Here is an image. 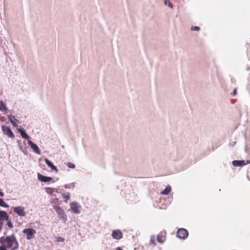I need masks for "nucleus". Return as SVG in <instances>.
Returning a JSON list of instances; mask_svg holds the SVG:
<instances>
[{"instance_id":"obj_1","label":"nucleus","mask_w":250,"mask_h":250,"mask_svg":"<svg viewBox=\"0 0 250 250\" xmlns=\"http://www.w3.org/2000/svg\"><path fill=\"white\" fill-rule=\"evenodd\" d=\"M0 250H17L19 243L15 234L0 238Z\"/></svg>"},{"instance_id":"obj_2","label":"nucleus","mask_w":250,"mask_h":250,"mask_svg":"<svg viewBox=\"0 0 250 250\" xmlns=\"http://www.w3.org/2000/svg\"><path fill=\"white\" fill-rule=\"evenodd\" d=\"M22 232L26 234V239L29 240L33 239L36 233V230L32 228L25 229L23 230Z\"/></svg>"},{"instance_id":"obj_3","label":"nucleus","mask_w":250,"mask_h":250,"mask_svg":"<svg viewBox=\"0 0 250 250\" xmlns=\"http://www.w3.org/2000/svg\"><path fill=\"white\" fill-rule=\"evenodd\" d=\"M13 211L21 217H24L26 215L25 208L22 206L13 207Z\"/></svg>"},{"instance_id":"obj_4","label":"nucleus","mask_w":250,"mask_h":250,"mask_svg":"<svg viewBox=\"0 0 250 250\" xmlns=\"http://www.w3.org/2000/svg\"><path fill=\"white\" fill-rule=\"evenodd\" d=\"M188 235V230L185 229L181 228L178 230L176 234V236L182 239H186Z\"/></svg>"},{"instance_id":"obj_5","label":"nucleus","mask_w":250,"mask_h":250,"mask_svg":"<svg viewBox=\"0 0 250 250\" xmlns=\"http://www.w3.org/2000/svg\"><path fill=\"white\" fill-rule=\"evenodd\" d=\"M1 129L3 133L7 135L9 137L13 138L14 137V134L12 131L11 129L8 126L3 125L1 126Z\"/></svg>"},{"instance_id":"obj_6","label":"nucleus","mask_w":250,"mask_h":250,"mask_svg":"<svg viewBox=\"0 0 250 250\" xmlns=\"http://www.w3.org/2000/svg\"><path fill=\"white\" fill-rule=\"evenodd\" d=\"M70 208L75 213L78 214L80 212L81 206L77 202H72L70 204Z\"/></svg>"},{"instance_id":"obj_7","label":"nucleus","mask_w":250,"mask_h":250,"mask_svg":"<svg viewBox=\"0 0 250 250\" xmlns=\"http://www.w3.org/2000/svg\"><path fill=\"white\" fill-rule=\"evenodd\" d=\"M112 236L115 239L119 240L123 237V234L120 230H114L112 233Z\"/></svg>"},{"instance_id":"obj_8","label":"nucleus","mask_w":250,"mask_h":250,"mask_svg":"<svg viewBox=\"0 0 250 250\" xmlns=\"http://www.w3.org/2000/svg\"><path fill=\"white\" fill-rule=\"evenodd\" d=\"M250 163V161H247V163L245 162L244 160H235L232 162V165L235 167H241L249 164Z\"/></svg>"},{"instance_id":"obj_9","label":"nucleus","mask_w":250,"mask_h":250,"mask_svg":"<svg viewBox=\"0 0 250 250\" xmlns=\"http://www.w3.org/2000/svg\"><path fill=\"white\" fill-rule=\"evenodd\" d=\"M166 233L165 232H160L157 237V241L160 243H163L166 240Z\"/></svg>"},{"instance_id":"obj_10","label":"nucleus","mask_w":250,"mask_h":250,"mask_svg":"<svg viewBox=\"0 0 250 250\" xmlns=\"http://www.w3.org/2000/svg\"><path fill=\"white\" fill-rule=\"evenodd\" d=\"M28 145L31 147L33 150L38 154H40V150L37 145L33 143V142H28Z\"/></svg>"},{"instance_id":"obj_11","label":"nucleus","mask_w":250,"mask_h":250,"mask_svg":"<svg viewBox=\"0 0 250 250\" xmlns=\"http://www.w3.org/2000/svg\"><path fill=\"white\" fill-rule=\"evenodd\" d=\"M9 218V216L7 213L3 210L0 211V220L3 222L4 220H8Z\"/></svg>"},{"instance_id":"obj_12","label":"nucleus","mask_w":250,"mask_h":250,"mask_svg":"<svg viewBox=\"0 0 250 250\" xmlns=\"http://www.w3.org/2000/svg\"><path fill=\"white\" fill-rule=\"evenodd\" d=\"M38 177L39 180L43 182H50L53 180L51 177L45 176L40 174H38Z\"/></svg>"},{"instance_id":"obj_13","label":"nucleus","mask_w":250,"mask_h":250,"mask_svg":"<svg viewBox=\"0 0 250 250\" xmlns=\"http://www.w3.org/2000/svg\"><path fill=\"white\" fill-rule=\"evenodd\" d=\"M18 131L20 133V134L23 139H29L30 138L29 136L26 132V131L24 128H20L18 129Z\"/></svg>"},{"instance_id":"obj_14","label":"nucleus","mask_w":250,"mask_h":250,"mask_svg":"<svg viewBox=\"0 0 250 250\" xmlns=\"http://www.w3.org/2000/svg\"><path fill=\"white\" fill-rule=\"evenodd\" d=\"M45 163L47 164V165L50 167L52 170H55L56 172H58V169L56 167V166H55L51 161H50L47 159H45Z\"/></svg>"},{"instance_id":"obj_15","label":"nucleus","mask_w":250,"mask_h":250,"mask_svg":"<svg viewBox=\"0 0 250 250\" xmlns=\"http://www.w3.org/2000/svg\"><path fill=\"white\" fill-rule=\"evenodd\" d=\"M8 108L6 107V104L2 101H0V111H7Z\"/></svg>"},{"instance_id":"obj_16","label":"nucleus","mask_w":250,"mask_h":250,"mask_svg":"<svg viewBox=\"0 0 250 250\" xmlns=\"http://www.w3.org/2000/svg\"><path fill=\"white\" fill-rule=\"evenodd\" d=\"M62 196L64 200V202L66 203H67L68 201L69 200L70 198V193L69 192L62 193Z\"/></svg>"},{"instance_id":"obj_17","label":"nucleus","mask_w":250,"mask_h":250,"mask_svg":"<svg viewBox=\"0 0 250 250\" xmlns=\"http://www.w3.org/2000/svg\"><path fill=\"white\" fill-rule=\"evenodd\" d=\"M171 191V188L170 186L167 187L165 189L161 192L162 194L168 195Z\"/></svg>"},{"instance_id":"obj_18","label":"nucleus","mask_w":250,"mask_h":250,"mask_svg":"<svg viewBox=\"0 0 250 250\" xmlns=\"http://www.w3.org/2000/svg\"><path fill=\"white\" fill-rule=\"evenodd\" d=\"M75 183H70V184H66L64 185V188H75Z\"/></svg>"},{"instance_id":"obj_19","label":"nucleus","mask_w":250,"mask_h":250,"mask_svg":"<svg viewBox=\"0 0 250 250\" xmlns=\"http://www.w3.org/2000/svg\"><path fill=\"white\" fill-rule=\"evenodd\" d=\"M0 206L2 207H8V205L1 198H0Z\"/></svg>"},{"instance_id":"obj_20","label":"nucleus","mask_w":250,"mask_h":250,"mask_svg":"<svg viewBox=\"0 0 250 250\" xmlns=\"http://www.w3.org/2000/svg\"><path fill=\"white\" fill-rule=\"evenodd\" d=\"M150 243L154 246H155L156 245V241H155V238L154 236H152L150 238Z\"/></svg>"},{"instance_id":"obj_21","label":"nucleus","mask_w":250,"mask_h":250,"mask_svg":"<svg viewBox=\"0 0 250 250\" xmlns=\"http://www.w3.org/2000/svg\"><path fill=\"white\" fill-rule=\"evenodd\" d=\"M7 221V225L10 229H12L13 228V225L11 221V220L9 219Z\"/></svg>"},{"instance_id":"obj_22","label":"nucleus","mask_w":250,"mask_h":250,"mask_svg":"<svg viewBox=\"0 0 250 250\" xmlns=\"http://www.w3.org/2000/svg\"><path fill=\"white\" fill-rule=\"evenodd\" d=\"M200 30V27L199 26H192L191 28V31H199Z\"/></svg>"},{"instance_id":"obj_23","label":"nucleus","mask_w":250,"mask_h":250,"mask_svg":"<svg viewBox=\"0 0 250 250\" xmlns=\"http://www.w3.org/2000/svg\"><path fill=\"white\" fill-rule=\"evenodd\" d=\"M56 210L59 213H61L62 212V213L63 212V210L60 207H57Z\"/></svg>"},{"instance_id":"obj_24","label":"nucleus","mask_w":250,"mask_h":250,"mask_svg":"<svg viewBox=\"0 0 250 250\" xmlns=\"http://www.w3.org/2000/svg\"><path fill=\"white\" fill-rule=\"evenodd\" d=\"M7 117H8V119L9 121L10 122H11V121H13V120H15L16 121H17V120L15 118L14 116H13L12 115H8Z\"/></svg>"},{"instance_id":"obj_25","label":"nucleus","mask_w":250,"mask_h":250,"mask_svg":"<svg viewBox=\"0 0 250 250\" xmlns=\"http://www.w3.org/2000/svg\"><path fill=\"white\" fill-rule=\"evenodd\" d=\"M67 166L69 167V168H74L75 167V166L74 164L73 163H68L67 164Z\"/></svg>"},{"instance_id":"obj_26","label":"nucleus","mask_w":250,"mask_h":250,"mask_svg":"<svg viewBox=\"0 0 250 250\" xmlns=\"http://www.w3.org/2000/svg\"><path fill=\"white\" fill-rule=\"evenodd\" d=\"M15 120H13V121H11V123L14 127H18V124L14 121Z\"/></svg>"},{"instance_id":"obj_27","label":"nucleus","mask_w":250,"mask_h":250,"mask_svg":"<svg viewBox=\"0 0 250 250\" xmlns=\"http://www.w3.org/2000/svg\"><path fill=\"white\" fill-rule=\"evenodd\" d=\"M232 95L233 96H235L236 94H237V89L236 88H235L233 91V92H232Z\"/></svg>"},{"instance_id":"obj_28","label":"nucleus","mask_w":250,"mask_h":250,"mask_svg":"<svg viewBox=\"0 0 250 250\" xmlns=\"http://www.w3.org/2000/svg\"><path fill=\"white\" fill-rule=\"evenodd\" d=\"M3 222H2L0 220V232L1 231V229H2V228L3 227Z\"/></svg>"},{"instance_id":"obj_29","label":"nucleus","mask_w":250,"mask_h":250,"mask_svg":"<svg viewBox=\"0 0 250 250\" xmlns=\"http://www.w3.org/2000/svg\"><path fill=\"white\" fill-rule=\"evenodd\" d=\"M168 6L169 7L172 8L173 7V4L171 2H169Z\"/></svg>"},{"instance_id":"obj_30","label":"nucleus","mask_w":250,"mask_h":250,"mask_svg":"<svg viewBox=\"0 0 250 250\" xmlns=\"http://www.w3.org/2000/svg\"><path fill=\"white\" fill-rule=\"evenodd\" d=\"M0 196L1 197H3L4 196V193L2 192H1L0 191Z\"/></svg>"},{"instance_id":"obj_31","label":"nucleus","mask_w":250,"mask_h":250,"mask_svg":"<svg viewBox=\"0 0 250 250\" xmlns=\"http://www.w3.org/2000/svg\"><path fill=\"white\" fill-rule=\"evenodd\" d=\"M116 250H123L120 247H118L116 248Z\"/></svg>"},{"instance_id":"obj_32","label":"nucleus","mask_w":250,"mask_h":250,"mask_svg":"<svg viewBox=\"0 0 250 250\" xmlns=\"http://www.w3.org/2000/svg\"><path fill=\"white\" fill-rule=\"evenodd\" d=\"M48 189H49V190H53V189H52V188H48Z\"/></svg>"},{"instance_id":"obj_33","label":"nucleus","mask_w":250,"mask_h":250,"mask_svg":"<svg viewBox=\"0 0 250 250\" xmlns=\"http://www.w3.org/2000/svg\"><path fill=\"white\" fill-rule=\"evenodd\" d=\"M4 235H6V232H4Z\"/></svg>"}]
</instances>
